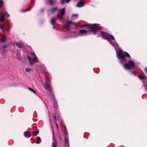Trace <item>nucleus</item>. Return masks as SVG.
<instances>
[{"mask_svg":"<svg viewBox=\"0 0 147 147\" xmlns=\"http://www.w3.org/2000/svg\"><path fill=\"white\" fill-rule=\"evenodd\" d=\"M139 78L141 79L142 80L144 78V77L143 76H139Z\"/></svg>","mask_w":147,"mask_h":147,"instance_id":"30","label":"nucleus"},{"mask_svg":"<svg viewBox=\"0 0 147 147\" xmlns=\"http://www.w3.org/2000/svg\"><path fill=\"white\" fill-rule=\"evenodd\" d=\"M7 40L6 36L4 35H1V37L0 38V42L3 43L6 41Z\"/></svg>","mask_w":147,"mask_h":147,"instance_id":"11","label":"nucleus"},{"mask_svg":"<svg viewBox=\"0 0 147 147\" xmlns=\"http://www.w3.org/2000/svg\"><path fill=\"white\" fill-rule=\"evenodd\" d=\"M102 36L105 39L109 41L110 39L114 40L118 50L116 51V56L120 63L123 66L124 69L126 70H129V53L122 50L119 48V46L116 42L114 36L104 32L100 31Z\"/></svg>","mask_w":147,"mask_h":147,"instance_id":"1","label":"nucleus"},{"mask_svg":"<svg viewBox=\"0 0 147 147\" xmlns=\"http://www.w3.org/2000/svg\"><path fill=\"white\" fill-rule=\"evenodd\" d=\"M55 124L56 125V127H57V130H58V131H59V128H58V124L56 122L55 123Z\"/></svg>","mask_w":147,"mask_h":147,"instance_id":"32","label":"nucleus"},{"mask_svg":"<svg viewBox=\"0 0 147 147\" xmlns=\"http://www.w3.org/2000/svg\"><path fill=\"white\" fill-rule=\"evenodd\" d=\"M37 140L36 143L37 144H39L41 142V140L40 138L39 137L37 136L36 137Z\"/></svg>","mask_w":147,"mask_h":147,"instance_id":"15","label":"nucleus"},{"mask_svg":"<svg viewBox=\"0 0 147 147\" xmlns=\"http://www.w3.org/2000/svg\"><path fill=\"white\" fill-rule=\"evenodd\" d=\"M17 59L19 60H21V54L19 52L17 53Z\"/></svg>","mask_w":147,"mask_h":147,"instance_id":"17","label":"nucleus"},{"mask_svg":"<svg viewBox=\"0 0 147 147\" xmlns=\"http://www.w3.org/2000/svg\"><path fill=\"white\" fill-rule=\"evenodd\" d=\"M65 142V143L67 144L68 146H69V140L67 138V136H65L64 137Z\"/></svg>","mask_w":147,"mask_h":147,"instance_id":"18","label":"nucleus"},{"mask_svg":"<svg viewBox=\"0 0 147 147\" xmlns=\"http://www.w3.org/2000/svg\"><path fill=\"white\" fill-rule=\"evenodd\" d=\"M16 45L19 48H22L24 47V44L23 42L21 41H20L18 42H16Z\"/></svg>","mask_w":147,"mask_h":147,"instance_id":"10","label":"nucleus"},{"mask_svg":"<svg viewBox=\"0 0 147 147\" xmlns=\"http://www.w3.org/2000/svg\"><path fill=\"white\" fill-rule=\"evenodd\" d=\"M61 3V4H64L65 2V0H61L60 1Z\"/></svg>","mask_w":147,"mask_h":147,"instance_id":"27","label":"nucleus"},{"mask_svg":"<svg viewBox=\"0 0 147 147\" xmlns=\"http://www.w3.org/2000/svg\"><path fill=\"white\" fill-rule=\"evenodd\" d=\"M58 131V137L60 139H61V135L60 133V132H59V130Z\"/></svg>","mask_w":147,"mask_h":147,"instance_id":"28","label":"nucleus"},{"mask_svg":"<svg viewBox=\"0 0 147 147\" xmlns=\"http://www.w3.org/2000/svg\"><path fill=\"white\" fill-rule=\"evenodd\" d=\"M3 5V2L2 0H0V7H2ZM7 16V18L10 16L6 12L5 13H0V21L3 22L5 18V16Z\"/></svg>","mask_w":147,"mask_h":147,"instance_id":"5","label":"nucleus"},{"mask_svg":"<svg viewBox=\"0 0 147 147\" xmlns=\"http://www.w3.org/2000/svg\"><path fill=\"white\" fill-rule=\"evenodd\" d=\"M4 26L3 27L1 26V24H0V28L2 30H3L4 29Z\"/></svg>","mask_w":147,"mask_h":147,"instance_id":"31","label":"nucleus"},{"mask_svg":"<svg viewBox=\"0 0 147 147\" xmlns=\"http://www.w3.org/2000/svg\"><path fill=\"white\" fill-rule=\"evenodd\" d=\"M99 25V24H93V27H89L88 26L87 28L89 29V30L93 32L94 34H96L98 33V32L99 30H101V27H96L97 26Z\"/></svg>","mask_w":147,"mask_h":147,"instance_id":"4","label":"nucleus"},{"mask_svg":"<svg viewBox=\"0 0 147 147\" xmlns=\"http://www.w3.org/2000/svg\"><path fill=\"white\" fill-rule=\"evenodd\" d=\"M55 26H53V29H55Z\"/></svg>","mask_w":147,"mask_h":147,"instance_id":"38","label":"nucleus"},{"mask_svg":"<svg viewBox=\"0 0 147 147\" xmlns=\"http://www.w3.org/2000/svg\"><path fill=\"white\" fill-rule=\"evenodd\" d=\"M71 25H74V26H76V23H72V24Z\"/></svg>","mask_w":147,"mask_h":147,"instance_id":"35","label":"nucleus"},{"mask_svg":"<svg viewBox=\"0 0 147 147\" xmlns=\"http://www.w3.org/2000/svg\"><path fill=\"white\" fill-rule=\"evenodd\" d=\"M24 136L25 137L29 138L31 134L29 133L28 131H25L24 133Z\"/></svg>","mask_w":147,"mask_h":147,"instance_id":"14","label":"nucleus"},{"mask_svg":"<svg viewBox=\"0 0 147 147\" xmlns=\"http://www.w3.org/2000/svg\"><path fill=\"white\" fill-rule=\"evenodd\" d=\"M84 5V1L83 0H80L76 5V7H81L83 6Z\"/></svg>","mask_w":147,"mask_h":147,"instance_id":"9","label":"nucleus"},{"mask_svg":"<svg viewBox=\"0 0 147 147\" xmlns=\"http://www.w3.org/2000/svg\"><path fill=\"white\" fill-rule=\"evenodd\" d=\"M56 106H57V104H56Z\"/></svg>","mask_w":147,"mask_h":147,"instance_id":"40","label":"nucleus"},{"mask_svg":"<svg viewBox=\"0 0 147 147\" xmlns=\"http://www.w3.org/2000/svg\"><path fill=\"white\" fill-rule=\"evenodd\" d=\"M8 46V45H4V46H3V53L5 52V49L7 48V47Z\"/></svg>","mask_w":147,"mask_h":147,"instance_id":"25","label":"nucleus"},{"mask_svg":"<svg viewBox=\"0 0 147 147\" xmlns=\"http://www.w3.org/2000/svg\"><path fill=\"white\" fill-rule=\"evenodd\" d=\"M28 89L30 91L33 92V93H35V94L36 93V91L34 89H32V88H28Z\"/></svg>","mask_w":147,"mask_h":147,"instance_id":"24","label":"nucleus"},{"mask_svg":"<svg viewBox=\"0 0 147 147\" xmlns=\"http://www.w3.org/2000/svg\"><path fill=\"white\" fill-rule=\"evenodd\" d=\"M29 9H28H28H27L26 10H25L24 11H23L22 10L21 11H24V12H25V11H27L29 10Z\"/></svg>","mask_w":147,"mask_h":147,"instance_id":"34","label":"nucleus"},{"mask_svg":"<svg viewBox=\"0 0 147 147\" xmlns=\"http://www.w3.org/2000/svg\"><path fill=\"white\" fill-rule=\"evenodd\" d=\"M32 70V69L30 68H26L25 69L26 71L28 73L30 72Z\"/></svg>","mask_w":147,"mask_h":147,"instance_id":"20","label":"nucleus"},{"mask_svg":"<svg viewBox=\"0 0 147 147\" xmlns=\"http://www.w3.org/2000/svg\"><path fill=\"white\" fill-rule=\"evenodd\" d=\"M72 24V22L71 21H68L67 23L65 24L64 27L66 30H69Z\"/></svg>","mask_w":147,"mask_h":147,"instance_id":"8","label":"nucleus"},{"mask_svg":"<svg viewBox=\"0 0 147 147\" xmlns=\"http://www.w3.org/2000/svg\"><path fill=\"white\" fill-rule=\"evenodd\" d=\"M135 67V65L133 61H129V70L132 69V68L130 67Z\"/></svg>","mask_w":147,"mask_h":147,"instance_id":"12","label":"nucleus"},{"mask_svg":"<svg viewBox=\"0 0 147 147\" xmlns=\"http://www.w3.org/2000/svg\"><path fill=\"white\" fill-rule=\"evenodd\" d=\"M30 55V56L28 55L27 56V58L30 64L31 65H33L35 63L38 61V58L34 53H31Z\"/></svg>","mask_w":147,"mask_h":147,"instance_id":"3","label":"nucleus"},{"mask_svg":"<svg viewBox=\"0 0 147 147\" xmlns=\"http://www.w3.org/2000/svg\"><path fill=\"white\" fill-rule=\"evenodd\" d=\"M129 57H130V55H129Z\"/></svg>","mask_w":147,"mask_h":147,"instance_id":"39","label":"nucleus"},{"mask_svg":"<svg viewBox=\"0 0 147 147\" xmlns=\"http://www.w3.org/2000/svg\"><path fill=\"white\" fill-rule=\"evenodd\" d=\"M71 0H65V2L67 3H68Z\"/></svg>","mask_w":147,"mask_h":147,"instance_id":"33","label":"nucleus"},{"mask_svg":"<svg viewBox=\"0 0 147 147\" xmlns=\"http://www.w3.org/2000/svg\"><path fill=\"white\" fill-rule=\"evenodd\" d=\"M57 115L56 113H54V119L55 121H56L57 119Z\"/></svg>","mask_w":147,"mask_h":147,"instance_id":"29","label":"nucleus"},{"mask_svg":"<svg viewBox=\"0 0 147 147\" xmlns=\"http://www.w3.org/2000/svg\"><path fill=\"white\" fill-rule=\"evenodd\" d=\"M45 89L46 90H48L49 92V96L51 97L53 101L54 102H55V95L53 93L51 90V82L50 80L47 77L46 79V81L45 83Z\"/></svg>","mask_w":147,"mask_h":147,"instance_id":"2","label":"nucleus"},{"mask_svg":"<svg viewBox=\"0 0 147 147\" xmlns=\"http://www.w3.org/2000/svg\"><path fill=\"white\" fill-rule=\"evenodd\" d=\"M41 67L42 70L45 71V73L46 74L47 73V71H46V68L45 65H42Z\"/></svg>","mask_w":147,"mask_h":147,"instance_id":"22","label":"nucleus"},{"mask_svg":"<svg viewBox=\"0 0 147 147\" xmlns=\"http://www.w3.org/2000/svg\"><path fill=\"white\" fill-rule=\"evenodd\" d=\"M57 9V7H55L54 8H53L51 9V12H54L55 11H56Z\"/></svg>","mask_w":147,"mask_h":147,"instance_id":"23","label":"nucleus"},{"mask_svg":"<svg viewBox=\"0 0 147 147\" xmlns=\"http://www.w3.org/2000/svg\"><path fill=\"white\" fill-rule=\"evenodd\" d=\"M52 143L51 147H57V144L56 139L55 136L54 132L53 130L52 132Z\"/></svg>","mask_w":147,"mask_h":147,"instance_id":"7","label":"nucleus"},{"mask_svg":"<svg viewBox=\"0 0 147 147\" xmlns=\"http://www.w3.org/2000/svg\"><path fill=\"white\" fill-rule=\"evenodd\" d=\"M72 19L73 20H74L76 19H77L78 16V14H73L72 15Z\"/></svg>","mask_w":147,"mask_h":147,"instance_id":"16","label":"nucleus"},{"mask_svg":"<svg viewBox=\"0 0 147 147\" xmlns=\"http://www.w3.org/2000/svg\"><path fill=\"white\" fill-rule=\"evenodd\" d=\"M80 32L81 34H82L83 35H86L88 34L87 33V31L84 30H80Z\"/></svg>","mask_w":147,"mask_h":147,"instance_id":"13","label":"nucleus"},{"mask_svg":"<svg viewBox=\"0 0 147 147\" xmlns=\"http://www.w3.org/2000/svg\"><path fill=\"white\" fill-rule=\"evenodd\" d=\"M39 133L38 131H33L32 133L35 136H36Z\"/></svg>","mask_w":147,"mask_h":147,"instance_id":"21","label":"nucleus"},{"mask_svg":"<svg viewBox=\"0 0 147 147\" xmlns=\"http://www.w3.org/2000/svg\"><path fill=\"white\" fill-rule=\"evenodd\" d=\"M65 13V9L63 8L58 10V18L60 20H63V16Z\"/></svg>","mask_w":147,"mask_h":147,"instance_id":"6","label":"nucleus"},{"mask_svg":"<svg viewBox=\"0 0 147 147\" xmlns=\"http://www.w3.org/2000/svg\"><path fill=\"white\" fill-rule=\"evenodd\" d=\"M85 26V25H82L81 26V27H84V26Z\"/></svg>","mask_w":147,"mask_h":147,"instance_id":"37","label":"nucleus"},{"mask_svg":"<svg viewBox=\"0 0 147 147\" xmlns=\"http://www.w3.org/2000/svg\"><path fill=\"white\" fill-rule=\"evenodd\" d=\"M48 2L49 4L51 5H53L54 3V2L52 0H49Z\"/></svg>","mask_w":147,"mask_h":147,"instance_id":"26","label":"nucleus"},{"mask_svg":"<svg viewBox=\"0 0 147 147\" xmlns=\"http://www.w3.org/2000/svg\"><path fill=\"white\" fill-rule=\"evenodd\" d=\"M145 71L146 72L147 74V67L145 68Z\"/></svg>","mask_w":147,"mask_h":147,"instance_id":"36","label":"nucleus"},{"mask_svg":"<svg viewBox=\"0 0 147 147\" xmlns=\"http://www.w3.org/2000/svg\"><path fill=\"white\" fill-rule=\"evenodd\" d=\"M50 22L52 24L54 25L55 24V21L53 18H52Z\"/></svg>","mask_w":147,"mask_h":147,"instance_id":"19","label":"nucleus"}]
</instances>
